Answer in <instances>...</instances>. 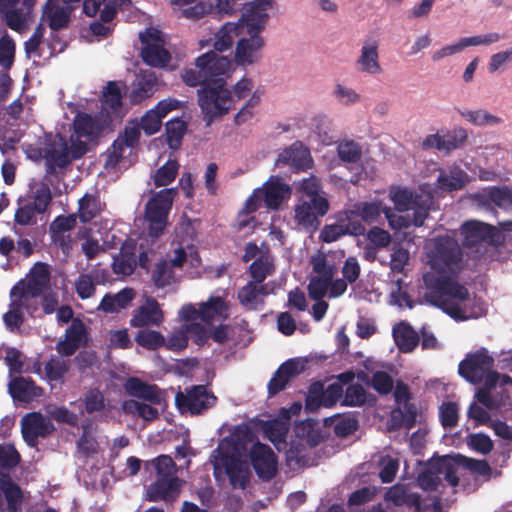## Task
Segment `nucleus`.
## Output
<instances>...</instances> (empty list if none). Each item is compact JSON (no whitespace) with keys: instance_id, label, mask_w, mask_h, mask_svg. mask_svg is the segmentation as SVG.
<instances>
[{"instance_id":"obj_1","label":"nucleus","mask_w":512,"mask_h":512,"mask_svg":"<svg viewBox=\"0 0 512 512\" xmlns=\"http://www.w3.org/2000/svg\"><path fill=\"white\" fill-rule=\"evenodd\" d=\"M425 250L430 267L423 274L426 301L457 321L484 316L487 312L484 302L456 281L464 261L455 235L428 239Z\"/></svg>"},{"instance_id":"obj_2","label":"nucleus","mask_w":512,"mask_h":512,"mask_svg":"<svg viewBox=\"0 0 512 512\" xmlns=\"http://www.w3.org/2000/svg\"><path fill=\"white\" fill-rule=\"evenodd\" d=\"M231 66L232 61L228 57L210 51L197 57L194 67L185 68L181 72V78L187 86H200L198 104L207 126L211 125L215 117L228 113L231 107V92L225 87L222 78Z\"/></svg>"},{"instance_id":"obj_3","label":"nucleus","mask_w":512,"mask_h":512,"mask_svg":"<svg viewBox=\"0 0 512 512\" xmlns=\"http://www.w3.org/2000/svg\"><path fill=\"white\" fill-rule=\"evenodd\" d=\"M466 468L472 473L489 477L491 468L487 461L476 460L457 454L454 457L443 456L429 464L427 469L419 474L417 482L420 488L431 494L432 504L437 509L444 489L449 486L454 489L459 482L460 468Z\"/></svg>"},{"instance_id":"obj_4","label":"nucleus","mask_w":512,"mask_h":512,"mask_svg":"<svg viewBox=\"0 0 512 512\" xmlns=\"http://www.w3.org/2000/svg\"><path fill=\"white\" fill-rule=\"evenodd\" d=\"M176 195L174 188H165L157 192L146 204L145 219L148 222L149 235L158 237L167 226L168 214Z\"/></svg>"},{"instance_id":"obj_5","label":"nucleus","mask_w":512,"mask_h":512,"mask_svg":"<svg viewBox=\"0 0 512 512\" xmlns=\"http://www.w3.org/2000/svg\"><path fill=\"white\" fill-rule=\"evenodd\" d=\"M217 397L206 385H193L175 395V405L180 413L201 415L214 407Z\"/></svg>"},{"instance_id":"obj_6","label":"nucleus","mask_w":512,"mask_h":512,"mask_svg":"<svg viewBox=\"0 0 512 512\" xmlns=\"http://www.w3.org/2000/svg\"><path fill=\"white\" fill-rule=\"evenodd\" d=\"M494 359L489 355L487 349L480 348L473 353H468L459 363L458 372L467 382L479 384L483 380L487 387V378L492 370Z\"/></svg>"},{"instance_id":"obj_7","label":"nucleus","mask_w":512,"mask_h":512,"mask_svg":"<svg viewBox=\"0 0 512 512\" xmlns=\"http://www.w3.org/2000/svg\"><path fill=\"white\" fill-rule=\"evenodd\" d=\"M391 199L398 212L413 210V225L417 227L423 225L432 205V197L429 194L413 196L409 190L403 188L392 190Z\"/></svg>"},{"instance_id":"obj_8","label":"nucleus","mask_w":512,"mask_h":512,"mask_svg":"<svg viewBox=\"0 0 512 512\" xmlns=\"http://www.w3.org/2000/svg\"><path fill=\"white\" fill-rule=\"evenodd\" d=\"M310 263L316 275L310 278L308 293L313 300H321L327 294L331 280L334 278L338 269L335 264L330 263L324 253H318L312 256Z\"/></svg>"},{"instance_id":"obj_9","label":"nucleus","mask_w":512,"mask_h":512,"mask_svg":"<svg viewBox=\"0 0 512 512\" xmlns=\"http://www.w3.org/2000/svg\"><path fill=\"white\" fill-rule=\"evenodd\" d=\"M511 392L512 377L494 371L487 378V387L478 390L476 397L486 407L495 408L501 405Z\"/></svg>"},{"instance_id":"obj_10","label":"nucleus","mask_w":512,"mask_h":512,"mask_svg":"<svg viewBox=\"0 0 512 512\" xmlns=\"http://www.w3.org/2000/svg\"><path fill=\"white\" fill-rule=\"evenodd\" d=\"M143 45L141 58L143 62L151 67L163 68L171 60L170 52L164 47V40L158 30H147L140 35Z\"/></svg>"},{"instance_id":"obj_11","label":"nucleus","mask_w":512,"mask_h":512,"mask_svg":"<svg viewBox=\"0 0 512 512\" xmlns=\"http://www.w3.org/2000/svg\"><path fill=\"white\" fill-rule=\"evenodd\" d=\"M343 395V385L334 382L326 388L320 381L313 382L305 399V409L309 413L316 412L320 407H333Z\"/></svg>"},{"instance_id":"obj_12","label":"nucleus","mask_w":512,"mask_h":512,"mask_svg":"<svg viewBox=\"0 0 512 512\" xmlns=\"http://www.w3.org/2000/svg\"><path fill=\"white\" fill-rule=\"evenodd\" d=\"M328 209L326 198H301L295 207V220L299 226L315 231L320 224L318 218L324 216Z\"/></svg>"},{"instance_id":"obj_13","label":"nucleus","mask_w":512,"mask_h":512,"mask_svg":"<svg viewBox=\"0 0 512 512\" xmlns=\"http://www.w3.org/2000/svg\"><path fill=\"white\" fill-rule=\"evenodd\" d=\"M55 431V426L49 417L41 412H30L21 419V433L24 441L30 447H36L38 438H46Z\"/></svg>"},{"instance_id":"obj_14","label":"nucleus","mask_w":512,"mask_h":512,"mask_svg":"<svg viewBox=\"0 0 512 512\" xmlns=\"http://www.w3.org/2000/svg\"><path fill=\"white\" fill-rule=\"evenodd\" d=\"M249 459L256 475L263 481H270L277 473L278 460L271 447L261 442L252 445Z\"/></svg>"},{"instance_id":"obj_15","label":"nucleus","mask_w":512,"mask_h":512,"mask_svg":"<svg viewBox=\"0 0 512 512\" xmlns=\"http://www.w3.org/2000/svg\"><path fill=\"white\" fill-rule=\"evenodd\" d=\"M87 342V330L85 324L78 318L72 320L66 329L64 339L56 344L57 352L63 357H70Z\"/></svg>"},{"instance_id":"obj_16","label":"nucleus","mask_w":512,"mask_h":512,"mask_svg":"<svg viewBox=\"0 0 512 512\" xmlns=\"http://www.w3.org/2000/svg\"><path fill=\"white\" fill-rule=\"evenodd\" d=\"M261 31L247 28L249 38H241L236 46L235 61L240 65H247L259 59V51L264 46V39L260 36Z\"/></svg>"},{"instance_id":"obj_17","label":"nucleus","mask_w":512,"mask_h":512,"mask_svg":"<svg viewBox=\"0 0 512 512\" xmlns=\"http://www.w3.org/2000/svg\"><path fill=\"white\" fill-rule=\"evenodd\" d=\"M310 163V151L301 141H295L285 148L276 160V165L290 166L295 171L306 170L310 167Z\"/></svg>"},{"instance_id":"obj_18","label":"nucleus","mask_w":512,"mask_h":512,"mask_svg":"<svg viewBox=\"0 0 512 512\" xmlns=\"http://www.w3.org/2000/svg\"><path fill=\"white\" fill-rule=\"evenodd\" d=\"M163 320L164 315L158 301L149 296L143 305L134 310L130 325L136 328L159 326Z\"/></svg>"},{"instance_id":"obj_19","label":"nucleus","mask_w":512,"mask_h":512,"mask_svg":"<svg viewBox=\"0 0 512 512\" xmlns=\"http://www.w3.org/2000/svg\"><path fill=\"white\" fill-rule=\"evenodd\" d=\"M158 79L155 72L151 70H141L135 76L132 88L129 93V99L132 104H140L145 99L150 98L158 90Z\"/></svg>"},{"instance_id":"obj_20","label":"nucleus","mask_w":512,"mask_h":512,"mask_svg":"<svg viewBox=\"0 0 512 512\" xmlns=\"http://www.w3.org/2000/svg\"><path fill=\"white\" fill-rule=\"evenodd\" d=\"M9 393L14 400L29 403L40 398L44 394L42 387L37 386L35 381L27 377H15L9 383Z\"/></svg>"},{"instance_id":"obj_21","label":"nucleus","mask_w":512,"mask_h":512,"mask_svg":"<svg viewBox=\"0 0 512 512\" xmlns=\"http://www.w3.org/2000/svg\"><path fill=\"white\" fill-rule=\"evenodd\" d=\"M74 8L60 6L58 0H47L43 7L42 18L46 19L52 31H59L68 27Z\"/></svg>"},{"instance_id":"obj_22","label":"nucleus","mask_w":512,"mask_h":512,"mask_svg":"<svg viewBox=\"0 0 512 512\" xmlns=\"http://www.w3.org/2000/svg\"><path fill=\"white\" fill-rule=\"evenodd\" d=\"M73 129L78 138L93 140L97 138L105 128L102 119L85 112H77L73 120Z\"/></svg>"},{"instance_id":"obj_23","label":"nucleus","mask_w":512,"mask_h":512,"mask_svg":"<svg viewBox=\"0 0 512 512\" xmlns=\"http://www.w3.org/2000/svg\"><path fill=\"white\" fill-rule=\"evenodd\" d=\"M180 486L181 480L178 477L156 478L147 489V499L154 502L173 500L178 496Z\"/></svg>"},{"instance_id":"obj_24","label":"nucleus","mask_w":512,"mask_h":512,"mask_svg":"<svg viewBox=\"0 0 512 512\" xmlns=\"http://www.w3.org/2000/svg\"><path fill=\"white\" fill-rule=\"evenodd\" d=\"M378 41L376 39H367L361 48V53L357 59L359 70L365 74L378 75L383 69L379 62Z\"/></svg>"},{"instance_id":"obj_25","label":"nucleus","mask_w":512,"mask_h":512,"mask_svg":"<svg viewBox=\"0 0 512 512\" xmlns=\"http://www.w3.org/2000/svg\"><path fill=\"white\" fill-rule=\"evenodd\" d=\"M274 0H254L245 6L243 18L247 28L262 31L269 17L267 10L273 5Z\"/></svg>"},{"instance_id":"obj_26","label":"nucleus","mask_w":512,"mask_h":512,"mask_svg":"<svg viewBox=\"0 0 512 512\" xmlns=\"http://www.w3.org/2000/svg\"><path fill=\"white\" fill-rule=\"evenodd\" d=\"M260 196L267 208L278 209L285 197L290 194V188L279 179H270L263 188H259Z\"/></svg>"},{"instance_id":"obj_27","label":"nucleus","mask_w":512,"mask_h":512,"mask_svg":"<svg viewBox=\"0 0 512 512\" xmlns=\"http://www.w3.org/2000/svg\"><path fill=\"white\" fill-rule=\"evenodd\" d=\"M127 394L135 398L144 399L153 404H160V389L155 384H149L137 377H129L124 383Z\"/></svg>"},{"instance_id":"obj_28","label":"nucleus","mask_w":512,"mask_h":512,"mask_svg":"<svg viewBox=\"0 0 512 512\" xmlns=\"http://www.w3.org/2000/svg\"><path fill=\"white\" fill-rule=\"evenodd\" d=\"M135 296V290L130 287H125L116 294L107 293L103 296L97 309L109 314L118 313L121 309H126Z\"/></svg>"},{"instance_id":"obj_29","label":"nucleus","mask_w":512,"mask_h":512,"mask_svg":"<svg viewBox=\"0 0 512 512\" xmlns=\"http://www.w3.org/2000/svg\"><path fill=\"white\" fill-rule=\"evenodd\" d=\"M492 233L493 227L491 225L476 220L467 221L461 226L463 244L466 246H475L488 240Z\"/></svg>"},{"instance_id":"obj_30","label":"nucleus","mask_w":512,"mask_h":512,"mask_svg":"<svg viewBox=\"0 0 512 512\" xmlns=\"http://www.w3.org/2000/svg\"><path fill=\"white\" fill-rule=\"evenodd\" d=\"M46 159V171L48 174H54L56 168H65L71 162L69 145L63 138H59V144L49 148L45 154Z\"/></svg>"},{"instance_id":"obj_31","label":"nucleus","mask_w":512,"mask_h":512,"mask_svg":"<svg viewBox=\"0 0 512 512\" xmlns=\"http://www.w3.org/2000/svg\"><path fill=\"white\" fill-rule=\"evenodd\" d=\"M0 497L6 501L7 512H21L23 492L9 476L0 479Z\"/></svg>"},{"instance_id":"obj_32","label":"nucleus","mask_w":512,"mask_h":512,"mask_svg":"<svg viewBox=\"0 0 512 512\" xmlns=\"http://www.w3.org/2000/svg\"><path fill=\"white\" fill-rule=\"evenodd\" d=\"M220 465L224 467L233 488L245 489L248 483V469L238 457L226 456L225 463Z\"/></svg>"},{"instance_id":"obj_33","label":"nucleus","mask_w":512,"mask_h":512,"mask_svg":"<svg viewBox=\"0 0 512 512\" xmlns=\"http://www.w3.org/2000/svg\"><path fill=\"white\" fill-rule=\"evenodd\" d=\"M393 337L400 351L404 353L413 351L419 343L417 332L405 322L393 327Z\"/></svg>"},{"instance_id":"obj_34","label":"nucleus","mask_w":512,"mask_h":512,"mask_svg":"<svg viewBox=\"0 0 512 512\" xmlns=\"http://www.w3.org/2000/svg\"><path fill=\"white\" fill-rule=\"evenodd\" d=\"M286 461L290 466L295 468L310 466L311 458L308 454L307 445L304 443V439H301L296 435V438L291 440L286 452Z\"/></svg>"},{"instance_id":"obj_35","label":"nucleus","mask_w":512,"mask_h":512,"mask_svg":"<svg viewBox=\"0 0 512 512\" xmlns=\"http://www.w3.org/2000/svg\"><path fill=\"white\" fill-rule=\"evenodd\" d=\"M468 181V175L459 167L443 171L437 178L438 186L445 191L460 190Z\"/></svg>"},{"instance_id":"obj_36","label":"nucleus","mask_w":512,"mask_h":512,"mask_svg":"<svg viewBox=\"0 0 512 512\" xmlns=\"http://www.w3.org/2000/svg\"><path fill=\"white\" fill-rule=\"evenodd\" d=\"M228 306L221 297H210L199 307L200 319L211 323L215 318L227 317Z\"/></svg>"},{"instance_id":"obj_37","label":"nucleus","mask_w":512,"mask_h":512,"mask_svg":"<svg viewBox=\"0 0 512 512\" xmlns=\"http://www.w3.org/2000/svg\"><path fill=\"white\" fill-rule=\"evenodd\" d=\"M479 196L503 210H512V189L509 187H491Z\"/></svg>"},{"instance_id":"obj_38","label":"nucleus","mask_w":512,"mask_h":512,"mask_svg":"<svg viewBox=\"0 0 512 512\" xmlns=\"http://www.w3.org/2000/svg\"><path fill=\"white\" fill-rule=\"evenodd\" d=\"M24 308L29 310V305L23 301H11L9 310L3 315V322L10 332L19 331L24 324Z\"/></svg>"},{"instance_id":"obj_39","label":"nucleus","mask_w":512,"mask_h":512,"mask_svg":"<svg viewBox=\"0 0 512 512\" xmlns=\"http://www.w3.org/2000/svg\"><path fill=\"white\" fill-rule=\"evenodd\" d=\"M240 28H243V24L237 23H226L216 33L214 41V49L217 52H223L229 49L233 44L234 36L240 33Z\"/></svg>"},{"instance_id":"obj_40","label":"nucleus","mask_w":512,"mask_h":512,"mask_svg":"<svg viewBox=\"0 0 512 512\" xmlns=\"http://www.w3.org/2000/svg\"><path fill=\"white\" fill-rule=\"evenodd\" d=\"M187 130L185 121L175 118L165 125L166 143L171 149H178L181 146L183 136Z\"/></svg>"},{"instance_id":"obj_41","label":"nucleus","mask_w":512,"mask_h":512,"mask_svg":"<svg viewBox=\"0 0 512 512\" xmlns=\"http://www.w3.org/2000/svg\"><path fill=\"white\" fill-rule=\"evenodd\" d=\"M101 212V203L98 197L85 194L79 200L78 216L82 223H88Z\"/></svg>"},{"instance_id":"obj_42","label":"nucleus","mask_w":512,"mask_h":512,"mask_svg":"<svg viewBox=\"0 0 512 512\" xmlns=\"http://www.w3.org/2000/svg\"><path fill=\"white\" fill-rule=\"evenodd\" d=\"M174 271L167 260H160L151 271V280L155 287L165 288L172 284Z\"/></svg>"},{"instance_id":"obj_43","label":"nucleus","mask_w":512,"mask_h":512,"mask_svg":"<svg viewBox=\"0 0 512 512\" xmlns=\"http://www.w3.org/2000/svg\"><path fill=\"white\" fill-rule=\"evenodd\" d=\"M260 295H266L265 287L249 281L238 291L237 298L244 307L252 309L255 308Z\"/></svg>"},{"instance_id":"obj_44","label":"nucleus","mask_w":512,"mask_h":512,"mask_svg":"<svg viewBox=\"0 0 512 512\" xmlns=\"http://www.w3.org/2000/svg\"><path fill=\"white\" fill-rule=\"evenodd\" d=\"M460 114L468 122L476 126H496L502 123V119L496 115L489 113L486 110H465Z\"/></svg>"},{"instance_id":"obj_45","label":"nucleus","mask_w":512,"mask_h":512,"mask_svg":"<svg viewBox=\"0 0 512 512\" xmlns=\"http://www.w3.org/2000/svg\"><path fill=\"white\" fill-rule=\"evenodd\" d=\"M137 266V259L133 252L124 251L113 258L112 270L116 275L129 276Z\"/></svg>"},{"instance_id":"obj_46","label":"nucleus","mask_w":512,"mask_h":512,"mask_svg":"<svg viewBox=\"0 0 512 512\" xmlns=\"http://www.w3.org/2000/svg\"><path fill=\"white\" fill-rule=\"evenodd\" d=\"M296 435L304 439V443L310 447H316L325 438L321 429L315 428L311 422H302L296 427Z\"/></svg>"},{"instance_id":"obj_47","label":"nucleus","mask_w":512,"mask_h":512,"mask_svg":"<svg viewBox=\"0 0 512 512\" xmlns=\"http://www.w3.org/2000/svg\"><path fill=\"white\" fill-rule=\"evenodd\" d=\"M135 341L139 346L148 350H157L165 344V338L160 332L148 329L139 330Z\"/></svg>"},{"instance_id":"obj_48","label":"nucleus","mask_w":512,"mask_h":512,"mask_svg":"<svg viewBox=\"0 0 512 512\" xmlns=\"http://www.w3.org/2000/svg\"><path fill=\"white\" fill-rule=\"evenodd\" d=\"M179 164L176 160H168L159 167L154 175L153 181L156 187L167 186L173 182L178 174Z\"/></svg>"},{"instance_id":"obj_49","label":"nucleus","mask_w":512,"mask_h":512,"mask_svg":"<svg viewBox=\"0 0 512 512\" xmlns=\"http://www.w3.org/2000/svg\"><path fill=\"white\" fill-rule=\"evenodd\" d=\"M102 106L106 110L116 112L122 106V95L120 88L114 81H109L102 96Z\"/></svg>"},{"instance_id":"obj_50","label":"nucleus","mask_w":512,"mask_h":512,"mask_svg":"<svg viewBox=\"0 0 512 512\" xmlns=\"http://www.w3.org/2000/svg\"><path fill=\"white\" fill-rule=\"evenodd\" d=\"M273 272V263L263 257L255 259L249 267V273L253 280L252 282L257 284H262L267 276L271 275Z\"/></svg>"},{"instance_id":"obj_51","label":"nucleus","mask_w":512,"mask_h":512,"mask_svg":"<svg viewBox=\"0 0 512 512\" xmlns=\"http://www.w3.org/2000/svg\"><path fill=\"white\" fill-rule=\"evenodd\" d=\"M263 432L272 443L276 444L285 442L288 428L284 422L272 419L264 422Z\"/></svg>"},{"instance_id":"obj_52","label":"nucleus","mask_w":512,"mask_h":512,"mask_svg":"<svg viewBox=\"0 0 512 512\" xmlns=\"http://www.w3.org/2000/svg\"><path fill=\"white\" fill-rule=\"evenodd\" d=\"M387 208L378 202H365L357 206L354 205V214L359 215L364 221L372 223L377 220L381 213L385 214Z\"/></svg>"},{"instance_id":"obj_53","label":"nucleus","mask_w":512,"mask_h":512,"mask_svg":"<svg viewBox=\"0 0 512 512\" xmlns=\"http://www.w3.org/2000/svg\"><path fill=\"white\" fill-rule=\"evenodd\" d=\"M459 407L455 402H443L439 406V418L444 428H454L458 423Z\"/></svg>"},{"instance_id":"obj_54","label":"nucleus","mask_w":512,"mask_h":512,"mask_svg":"<svg viewBox=\"0 0 512 512\" xmlns=\"http://www.w3.org/2000/svg\"><path fill=\"white\" fill-rule=\"evenodd\" d=\"M20 459V454L12 444H0V473L16 467Z\"/></svg>"},{"instance_id":"obj_55","label":"nucleus","mask_w":512,"mask_h":512,"mask_svg":"<svg viewBox=\"0 0 512 512\" xmlns=\"http://www.w3.org/2000/svg\"><path fill=\"white\" fill-rule=\"evenodd\" d=\"M343 275L346 281L342 279L331 280V284L328 288L330 297L342 295L347 289V282L352 284V257L346 259L343 267Z\"/></svg>"},{"instance_id":"obj_56","label":"nucleus","mask_w":512,"mask_h":512,"mask_svg":"<svg viewBox=\"0 0 512 512\" xmlns=\"http://www.w3.org/2000/svg\"><path fill=\"white\" fill-rule=\"evenodd\" d=\"M151 465L156 471V478L176 477V465L173 459L168 455H160L151 461Z\"/></svg>"},{"instance_id":"obj_57","label":"nucleus","mask_w":512,"mask_h":512,"mask_svg":"<svg viewBox=\"0 0 512 512\" xmlns=\"http://www.w3.org/2000/svg\"><path fill=\"white\" fill-rule=\"evenodd\" d=\"M15 43L13 39L5 32L0 38V66L10 69L14 62Z\"/></svg>"},{"instance_id":"obj_58","label":"nucleus","mask_w":512,"mask_h":512,"mask_svg":"<svg viewBox=\"0 0 512 512\" xmlns=\"http://www.w3.org/2000/svg\"><path fill=\"white\" fill-rule=\"evenodd\" d=\"M131 5V0H105L99 11L100 20L103 23H109L115 18L119 8L130 7Z\"/></svg>"},{"instance_id":"obj_59","label":"nucleus","mask_w":512,"mask_h":512,"mask_svg":"<svg viewBox=\"0 0 512 512\" xmlns=\"http://www.w3.org/2000/svg\"><path fill=\"white\" fill-rule=\"evenodd\" d=\"M52 201L51 191L48 186L41 185L34 193L33 201L29 203L38 214L46 212Z\"/></svg>"},{"instance_id":"obj_60","label":"nucleus","mask_w":512,"mask_h":512,"mask_svg":"<svg viewBox=\"0 0 512 512\" xmlns=\"http://www.w3.org/2000/svg\"><path fill=\"white\" fill-rule=\"evenodd\" d=\"M240 450L241 448L238 446V444L231 435L223 438L216 449V452L218 454L217 463H225L226 456L238 457Z\"/></svg>"},{"instance_id":"obj_61","label":"nucleus","mask_w":512,"mask_h":512,"mask_svg":"<svg viewBox=\"0 0 512 512\" xmlns=\"http://www.w3.org/2000/svg\"><path fill=\"white\" fill-rule=\"evenodd\" d=\"M138 126L146 135L150 136L160 130L162 118L156 113V110L150 109L141 117Z\"/></svg>"},{"instance_id":"obj_62","label":"nucleus","mask_w":512,"mask_h":512,"mask_svg":"<svg viewBox=\"0 0 512 512\" xmlns=\"http://www.w3.org/2000/svg\"><path fill=\"white\" fill-rule=\"evenodd\" d=\"M380 472L379 477L383 483H390L394 480L395 475L399 468V462L397 459L386 455L380 459Z\"/></svg>"},{"instance_id":"obj_63","label":"nucleus","mask_w":512,"mask_h":512,"mask_svg":"<svg viewBox=\"0 0 512 512\" xmlns=\"http://www.w3.org/2000/svg\"><path fill=\"white\" fill-rule=\"evenodd\" d=\"M68 367L64 360L59 357H51L45 364V373L52 381H59L67 372Z\"/></svg>"},{"instance_id":"obj_64","label":"nucleus","mask_w":512,"mask_h":512,"mask_svg":"<svg viewBox=\"0 0 512 512\" xmlns=\"http://www.w3.org/2000/svg\"><path fill=\"white\" fill-rule=\"evenodd\" d=\"M467 445L472 450L484 455L488 454L493 448V443L489 436L482 433L469 435L467 437Z\"/></svg>"}]
</instances>
